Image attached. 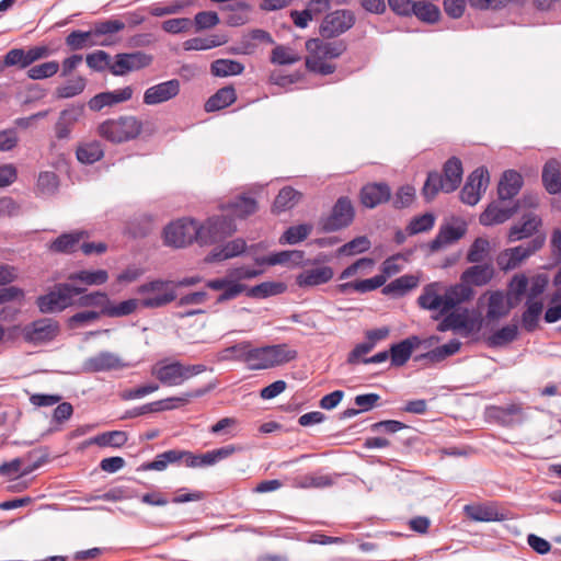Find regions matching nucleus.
<instances>
[{
	"label": "nucleus",
	"mask_w": 561,
	"mask_h": 561,
	"mask_svg": "<svg viewBox=\"0 0 561 561\" xmlns=\"http://www.w3.org/2000/svg\"><path fill=\"white\" fill-rule=\"evenodd\" d=\"M138 307L137 299H127L119 304H113L108 299L107 308L104 310V316L110 318H119L131 314Z\"/></svg>",
	"instance_id": "obj_57"
},
{
	"label": "nucleus",
	"mask_w": 561,
	"mask_h": 561,
	"mask_svg": "<svg viewBox=\"0 0 561 561\" xmlns=\"http://www.w3.org/2000/svg\"><path fill=\"white\" fill-rule=\"evenodd\" d=\"M435 225V216L432 213H425L412 218L407 226V232L410 236L430 231Z\"/></svg>",
	"instance_id": "obj_60"
},
{
	"label": "nucleus",
	"mask_w": 561,
	"mask_h": 561,
	"mask_svg": "<svg viewBox=\"0 0 561 561\" xmlns=\"http://www.w3.org/2000/svg\"><path fill=\"white\" fill-rule=\"evenodd\" d=\"M333 276L332 267L324 265L304 270L296 276L295 283L299 288H310L329 283Z\"/></svg>",
	"instance_id": "obj_20"
},
{
	"label": "nucleus",
	"mask_w": 561,
	"mask_h": 561,
	"mask_svg": "<svg viewBox=\"0 0 561 561\" xmlns=\"http://www.w3.org/2000/svg\"><path fill=\"white\" fill-rule=\"evenodd\" d=\"M463 512L467 517L476 522H494L501 519L499 512L491 506L468 504L463 507Z\"/></svg>",
	"instance_id": "obj_47"
},
{
	"label": "nucleus",
	"mask_w": 561,
	"mask_h": 561,
	"mask_svg": "<svg viewBox=\"0 0 561 561\" xmlns=\"http://www.w3.org/2000/svg\"><path fill=\"white\" fill-rule=\"evenodd\" d=\"M540 218L533 214H525L519 224L514 225L508 231V241L515 242L533 236L540 226Z\"/></svg>",
	"instance_id": "obj_29"
},
{
	"label": "nucleus",
	"mask_w": 561,
	"mask_h": 561,
	"mask_svg": "<svg viewBox=\"0 0 561 561\" xmlns=\"http://www.w3.org/2000/svg\"><path fill=\"white\" fill-rule=\"evenodd\" d=\"M490 242L484 238H477L470 245L466 260L469 263H482L489 255Z\"/></svg>",
	"instance_id": "obj_59"
},
{
	"label": "nucleus",
	"mask_w": 561,
	"mask_h": 561,
	"mask_svg": "<svg viewBox=\"0 0 561 561\" xmlns=\"http://www.w3.org/2000/svg\"><path fill=\"white\" fill-rule=\"evenodd\" d=\"M76 156L81 163L92 164L104 157V148L99 140L82 142L78 146Z\"/></svg>",
	"instance_id": "obj_38"
},
{
	"label": "nucleus",
	"mask_w": 561,
	"mask_h": 561,
	"mask_svg": "<svg viewBox=\"0 0 561 561\" xmlns=\"http://www.w3.org/2000/svg\"><path fill=\"white\" fill-rule=\"evenodd\" d=\"M542 309L541 301H526V310L522 314V324L527 332H534L537 329Z\"/></svg>",
	"instance_id": "obj_49"
},
{
	"label": "nucleus",
	"mask_w": 561,
	"mask_h": 561,
	"mask_svg": "<svg viewBox=\"0 0 561 561\" xmlns=\"http://www.w3.org/2000/svg\"><path fill=\"white\" fill-rule=\"evenodd\" d=\"M518 210V205L502 207L497 203H491L480 215L479 221L482 226H493L510 219Z\"/></svg>",
	"instance_id": "obj_28"
},
{
	"label": "nucleus",
	"mask_w": 561,
	"mask_h": 561,
	"mask_svg": "<svg viewBox=\"0 0 561 561\" xmlns=\"http://www.w3.org/2000/svg\"><path fill=\"white\" fill-rule=\"evenodd\" d=\"M76 298V307L79 308H98L101 316H104V310L107 308L108 299L106 293L104 291H91L87 293V290L77 296Z\"/></svg>",
	"instance_id": "obj_37"
},
{
	"label": "nucleus",
	"mask_w": 561,
	"mask_h": 561,
	"mask_svg": "<svg viewBox=\"0 0 561 561\" xmlns=\"http://www.w3.org/2000/svg\"><path fill=\"white\" fill-rule=\"evenodd\" d=\"M112 42L108 38L94 39V37H92L91 30L87 32L72 31L66 37V45L72 50H79L92 46H110Z\"/></svg>",
	"instance_id": "obj_33"
},
{
	"label": "nucleus",
	"mask_w": 561,
	"mask_h": 561,
	"mask_svg": "<svg viewBox=\"0 0 561 561\" xmlns=\"http://www.w3.org/2000/svg\"><path fill=\"white\" fill-rule=\"evenodd\" d=\"M473 265L466 268L460 280L468 283L471 287H482L488 285L495 275V270L491 263H472Z\"/></svg>",
	"instance_id": "obj_23"
},
{
	"label": "nucleus",
	"mask_w": 561,
	"mask_h": 561,
	"mask_svg": "<svg viewBox=\"0 0 561 561\" xmlns=\"http://www.w3.org/2000/svg\"><path fill=\"white\" fill-rule=\"evenodd\" d=\"M518 328L516 324H507L496 330L485 340L488 346L496 348L503 347L517 339Z\"/></svg>",
	"instance_id": "obj_43"
},
{
	"label": "nucleus",
	"mask_w": 561,
	"mask_h": 561,
	"mask_svg": "<svg viewBox=\"0 0 561 561\" xmlns=\"http://www.w3.org/2000/svg\"><path fill=\"white\" fill-rule=\"evenodd\" d=\"M306 48L309 51L306 58L308 70L327 76L335 70V66L328 62V59L340 57L346 50V45L343 41L324 42L312 38L307 41Z\"/></svg>",
	"instance_id": "obj_1"
},
{
	"label": "nucleus",
	"mask_w": 561,
	"mask_h": 561,
	"mask_svg": "<svg viewBox=\"0 0 561 561\" xmlns=\"http://www.w3.org/2000/svg\"><path fill=\"white\" fill-rule=\"evenodd\" d=\"M87 85V80L82 76L68 79L64 84L56 88V96L58 99H70L81 94Z\"/></svg>",
	"instance_id": "obj_48"
},
{
	"label": "nucleus",
	"mask_w": 561,
	"mask_h": 561,
	"mask_svg": "<svg viewBox=\"0 0 561 561\" xmlns=\"http://www.w3.org/2000/svg\"><path fill=\"white\" fill-rule=\"evenodd\" d=\"M420 344V339L416 335L402 340L399 343L392 344L390 347L391 365L403 366L411 357L415 346Z\"/></svg>",
	"instance_id": "obj_31"
},
{
	"label": "nucleus",
	"mask_w": 561,
	"mask_h": 561,
	"mask_svg": "<svg viewBox=\"0 0 561 561\" xmlns=\"http://www.w3.org/2000/svg\"><path fill=\"white\" fill-rule=\"evenodd\" d=\"M439 191L445 192V182L438 172H430L422 188V193L427 201H432Z\"/></svg>",
	"instance_id": "obj_62"
},
{
	"label": "nucleus",
	"mask_w": 561,
	"mask_h": 561,
	"mask_svg": "<svg viewBox=\"0 0 561 561\" xmlns=\"http://www.w3.org/2000/svg\"><path fill=\"white\" fill-rule=\"evenodd\" d=\"M128 367L117 354L103 351L89 358L83 363V368L88 373H103L112 370H121Z\"/></svg>",
	"instance_id": "obj_16"
},
{
	"label": "nucleus",
	"mask_w": 561,
	"mask_h": 561,
	"mask_svg": "<svg viewBox=\"0 0 561 561\" xmlns=\"http://www.w3.org/2000/svg\"><path fill=\"white\" fill-rule=\"evenodd\" d=\"M232 213L238 217H245L255 213L257 205L252 197L241 195L230 205Z\"/></svg>",
	"instance_id": "obj_64"
},
{
	"label": "nucleus",
	"mask_w": 561,
	"mask_h": 561,
	"mask_svg": "<svg viewBox=\"0 0 561 561\" xmlns=\"http://www.w3.org/2000/svg\"><path fill=\"white\" fill-rule=\"evenodd\" d=\"M419 285V278L414 275H402L382 288V294L403 296Z\"/></svg>",
	"instance_id": "obj_42"
},
{
	"label": "nucleus",
	"mask_w": 561,
	"mask_h": 561,
	"mask_svg": "<svg viewBox=\"0 0 561 561\" xmlns=\"http://www.w3.org/2000/svg\"><path fill=\"white\" fill-rule=\"evenodd\" d=\"M301 198V194L293 188L291 186L283 187L277 194L273 209L277 213H282L293 208Z\"/></svg>",
	"instance_id": "obj_46"
},
{
	"label": "nucleus",
	"mask_w": 561,
	"mask_h": 561,
	"mask_svg": "<svg viewBox=\"0 0 561 561\" xmlns=\"http://www.w3.org/2000/svg\"><path fill=\"white\" fill-rule=\"evenodd\" d=\"M48 455L42 450L34 449L24 457L14 458L0 466V474L8 478L27 476L46 462Z\"/></svg>",
	"instance_id": "obj_9"
},
{
	"label": "nucleus",
	"mask_w": 561,
	"mask_h": 561,
	"mask_svg": "<svg viewBox=\"0 0 561 561\" xmlns=\"http://www.w3.org/2000/svg\"><path fill=\"white\" fill-rule=\"evenodd\" d=\"M412 14L427 23H436L439 20V9L430 2L414 1Z\"/></svg>",
	"instance_id": "obj_53"
},
{
	"label": "nucleus",
	"mask_w": 561,
	"mask_h": 561,
	"mask_svg": "<svg viewBox=\"0 0 561 561\" xmlns=\"http://www.w3.org/2000/svg\"><path fill=\"white\" fill-rule=\"evenodd\" d=\"M83 237V232L62 233L55 239L50 245V251L55 253H72Z\"/></svg>",
	"instance_id": "obj_44"
},
{
	"label": "nucleus",
	"mask_w": 561,
	"mask_h": 561,
	"mask_svg": "<svg viewBox=\"0 0 561 561\" xmlns=\"http://www.w3.org/2000/svg\"><path fill=\"white\" fill-rule=\"evenodd\" d=\"M468 317L465 313L450 312L437 325L439 332L461 330L468 328Z\"/></svg>",
	"instance_id": "obj_61"
},
{
	"label": "nucleus",
	"mask_w": 561,
	"mask_h": 561,
	"mask_svg": "<svg viewBox=\"0 0 561 561\" xmlns=\"http://www.w3.org/2000/svg\"><path fill=\"white\" fill-rule=\"evenodd\" d=\"M84 291V287L70 283H58L47 294L38 296L36 305L42 313L60 312L68 307L76 306V297Z\"/></svg>",
	"instance_id": "obj_4"
},
{
	"label": "nucleus",
	"mask_w": 561,
	"mask_h": 561,
	"mask_svg": "<svg viewBox=\"0 0 561 561\" xmlns=\"http://www.w3.org/2000/svg\"><path fill=\"white\" fill-rule=\"evenodd\" d=\"M542 183L549 194L561 193V165L551 159L546 162L542 170Z\"/></svg>",
	"instance_id": "obj_35"
},
{
	"label": "nucleus",
	"mask_w": 561,
	"mask_h": 561,
	"mask_svg": "<svg viewBox=\"0 0 561 561\" xmlns=\"http://www.w3.org/2000/svg\"><path fill=\"white\" fill-rule=\"evenodd\" d=\"M443 180L445 182V193L456 191L462 180V163L456 158L448 159L443 169Z\"/></svg>",
	"instance_id": "obj_34"
},
{
	"label": "nucleus",
	"mask_w": 561,
	"mask_h": 561,
	"mask_svg": "<svg viewBox=\"0 0 561 561\" xmlns=\"http://www.w3.org/2000/svg\"><path fill=\"white\" fill-rule=\"evenodd\" d=\"M467 231L463 222L458 225H443L440 226L436 237L428 243L431 252H437L446 245H449L461 239Z\"/></svg>",
	"instance_id": "obj_21"
},
{
	"label": "nucleus",
	"mask_w": 561,
	"mask_h": 561,
	"mask_svg": "<svg viewBox=\"0 0 561 561\" xmlns=\"http://www.w3.org/2000/svg\"><path fill=\"white\" fill-rule=\"evenodd\" d=\"M355 23V16L350 10H336L325 15L320 33L323 37L331 38L350 30Z\"/></svg>",
	"instance_id": "obj_15"
},
{
	"label": "nucleus",
	"mask_w": 561,
	"mask_h": 561,
	"mask_svg": "<svg viewBox=\"0 0 561 561\" xmlns=\"http://www.w3.org/2000/svg\"><path fill=\"white\" fill-rule=\"evenodd\" d=\"M59 333V324L50 318H42L26 324L22 329L24 341L32 344H42L53 341Z\"/></svg>",
	"instance_id": "obj_12"
},
{
	"label": "nucleus",
	"mask_w": 561,
	"mask_h": 561,
	"mask_svg": "<svg viewBox=\"0 0 561 561\" xmlns=\"http://www.w3.org/2000/svg\"><path fill=\"white\" fill-rule=\"evenodd\" d=\"M311 232V226L309 225H298V226H291L288 229L285 230V232L279 238L280 244H296L309 236Z\"/></svg>",
	"instance_id": "obj_58"
},
{
	"label": "nucleus",
	"mask_w": 561,
	"mask_h": 561,
	"mask_svg": "<svg viewBox=\"0 0 561 561\" xmlns=\"http://www.w3.org/2000/svg\"><path fill=\"white\" fill-rule=\"evenodd\" d=\"M490 182L489 171L484 167L476 169L467 179L460 192L462 203L474 206L481 199Z\"/></svg>",
	"instance_id": "obj_13"
},
{
	"label": "nucleus",
	"mask_w": 561,
	"mask_h": 561,
	"mask_svg": "<svg viewBox=\"0 0 561 561\" xmlns=\"http://www.w3.org/2000/svg\"><path fill=\"white\" fill-rule=\"evenodd\" d=\"M355 217V210L347 196L337 198L331 213L320 219V229L323 232H334L348 227Z\"/></svg>",
	"instance_id": "obj_8"
},
{
	"label": "nucleus",
	"mask_w": 561,
	"mask_h": 561,
	"mask_svg": "<svg viewBox=\"0 0 561 561\" xmlns=\"http://www.w3.org/2000/svg\"><path fill=\"white\" fill-rule=\"evenodd\" d=\"M197 221L193 219H180L168 225L164 229V243L174 248H183L197 242Z\"/></svg>",
	"instance_id": "obj_10"
},
{
	"label": "nucleus",
	"mask_w": 561,
	"mask_h": 561,
	"mask_svg": "<svg viewBox=\"0 0 561 561\" xmlns=\"http://www.w3.org/2000/svg\"><path fill=\"white\" fill-rule=\"evenodd\" d=\"M523 184V176L517 171H505L497 185L499 199L501 202L511 201L519 193Z\"/></svg>",
	"instance_id": "obj_25"
},
{
	"label": "nucleus",
	"mask_w": 561,
	"mask_h": 561,
	"mask_svg": "<svg viewBox=\"0 0 561 561\" xmlns=\"http://www.w3.org/2000/svg\"><path fill=\"white\" fill-rule=\"evenodd\" d=\"M176 458H178V456L175 454V449H170V450H167V451H164L162 454L157 455L154 460L144 462L139 467V470H142V471H151V470L163 471L164 469H167L168 465L176 463Z\"/></svg>",
	"instance_id": "obj_56"
},
{
	"label": "nucleus",
	"mask_w": 561,
	"mask_h": 561,
	"mask_svg": "<svg viewBox=\"0 0 561 561\" xmlns=\"http://www.w3.org/2000/svg\"><path fill=\"white\" fill-rule=\"evenodd\" d=\"M151 61L152 57L142 51L122 53L115 55V59L110 66V71L114 76H125L131 71L148 67Z\"/></svg>",
	"instance_id": "obj_14"
},
{
	"label": "nucleus",
	"mask_w": 561,
	"mask_h": 561,
	"mask_svg": "<svg viewBox=\"0 0 561 561\" xmlns=\"http://www.w3.org/2000/svg\"><path fill=\"white\" fill-rule=\"evenodd\" d=\"M173 282L154 279L140 285L137 294L142 296L140 305L145 308H161L176 299Z\"/></svg>",
	"instance_id": "obj_6"
},
{
	"label": "nucleus",
	"mask_w": 561,
	"mask_h": 561,
	"mask_svg": "<svg viewBox=\"0 0 561 561\" xmlns=\"http://www.w3.org/2000/svg\"><path fill=\"white\" fill-rule=\"evenodd\" d=\"M286 285L280 282H264L247 290V296L252 298H266L284 293Z\"/></svg>",
	"instance_id": "obj_52"
},
{
	"label": "nucleus",
	"mask_w": 561,
	"mask_h": 561,
	"mask_svg": "<svg viewBox=\"0 0 561 561\" xmlns=\"http://www.w3.org/2000/svg\"><path fill=\"white\" fill-rule=\"evenodd\" d=\"M142 131V122L134 115L108 118L98 126V135L112 142L123 144L136 139Z\"/></svg>",
	"instance_id": "obj_3"
},
{
	"label": "nucleus",
	"mask_w": 561,
	"mask_h": 561,
	"mask_svg": "<svg viewBox=\"0 0 561 561\" xmlns=\"http://www.w3.org/2000/svg\"><path fill=\"white\" fill-rule=\"evenodd\" d=\"M58 61L51 60L31 67L27 70V76L32 80H43L46 78H51L58 72Z\"/></svg>",
	"instance_id": "obj_63"
},
{
	"label": "nucleus",
	"mask_w": 561,
	"mask_h": 561,
	"mask_svg": "<svg viewBox=\"0 0 561 561\" xmlns=\"http://www.w3.org/2000/svg\"><path fill=\"white\" fill-rule=\"evenodd\" d=\"M131 87H125L113 91H106L95 94L88 102V106L93 112H100L104 107H111L119 103L129 101L133 98Z\"/></svg>",
	"instance_id": "obj_18"
},
{
	"label": "nucleus",
	"mask_w": 561,
	"mask_h": 561,
	"mask_svg": "<svg viewBox=\"0 0 561 561\" xmlns=\"http://www.w3.org/2000/svg\"><path fill=\"white\" fill-rule=\"evenodd\" d=\"M391 191L386 183H368L359 193L360 203L367 208H375L390 199Z\"/></svg>",
	"instance_id": "obj_22"
},
{
	"label": "nucleus",
	"mask_w": 561,
	"mask_h": 561,
	"mask_svg": "<svg viewBox=\"0 0 561 561\" xmlns=\"http://www.w3.org/2000/svg\"><path fill=\"white\" fill-rule=\"evenodd\" d=\"M125 28L124 22L116 19L95 22L91 27L94 39H103V36H111Z\"/></svg>",
	"instance_id": "obj_51"
},
{
	"label": "nucleus",
	"mask_w": 561,
	"mask_h": 561,
	"mask_svg": "<svg viewBox=\"0 0 561 561\" xmlns=\"http://www.w3.org/2000/svg\"><path fill=\"white\" fill-rule=\"evenodd\" d=\"M305 252L300 250H284L271 253L266 256L256 257L255 262L259 265H287L300 266L304 264Z\"/></svg>",
	"instance_id": "obj_24"
},
{
	"label": "nucleus",
	"mask_w": 561,
	"mask_h": 561,
	"mask_svg": "<svg viewBox=\"0 0 561 561\" xmlns=\"http://www.w3.org/2000/svg\"><path fill=\"white\" fill-rule=\"evenodd\" d=\"M511 308L502 291H492L489 296L486 319L490 321L502 319L510 313Z\"/></svg>",
	"instance_id": "obj_36"
},
{
	"label": "nucleus",
	"mask_w": 561,
	"mask_h": 561,
	"mask_svg": "<svg viewBox=\"0 0 561 561\" xmlns=\"http://www.w3.org/2000/svg\"><path fill=\"white\" fill-rule=\"evenodd\" d=\"M108 279V273L105 270H81L78 272L70 273L68 280L72 283H81L87 286H99L103 285Z\"/></svg>",
	"instance_id": "obj_39"
},
{
	"label": "nucleus",
	"mask_w": 561,
	"mask_h": 561,
	"mask_svg": "<svg viewBox=\"0 0 561 561\" xmlns=\"http://www.w3.org/2000/svg\"><path fill=\"white\" fill-rule=\"evenodd\" d=\"M236 98V91L232 87L221 88L206 101L205 111L215 112L222 110L232 104Z\"/></svg>",
	"instance_id": "obj_41"
},
{
	"label": "nucleus",
	"mask_w": 561,
	"mask_h": 561,
	"mask_svg": "<svg viewBox=\"0 0 561 561\" xmlns=\"http://www.w3.org/2000/svg\"><path fill=\"white\" fill-rule=\"evenodd\" d=\"M490 415L504 426L520 424L525 420L520 404L511 403L502 407H492L489 409Z\"/></svg>",
	"instance_id": "obj_26"
},
{
	"label": "nucleus",
	"mask_w": 561,
	"mask_h": 561,
	"mask_svg": "<svg viewBox=\"0 0 561 561\" xmlns=\"http://www.w3.org/2000/svg\"><path fill=\"white\" fill-rule=\"evenodd\" d=\"M474 296L472 287L465 282L450 286L445 291V310L450 311L456 306L471 300Z\"/></svg>",
	"instance_id": "obj_30"
},
{
	"label": "nucleus",
	"mask_w": 561,
	"mask_h": 561,
	"mask_svg": "<svg viewBox=\"0 0 561 561\" xmlns=\"http://www.w3.org/2000/svg\"><path fill=\"white\" fill-rule=\"evenodd\" d=\"M180 81L171 79L148 88L144 93V103L146 105H157L168 102L180 93Z\"/></svg>",
	"instance_id": "obj_17"
},
{
	"label": "nucleus",
	"mask_w": 561,
	"mask_h": 561,
	"mask_svg": "<svg viewBox=\"0 0 561 561\" xmlns=\"http://www.w3.org/2000/svg\"><path fill=\"white\" fill-rule=\"evenodd\" d=\"M244 66L231 59H217L211 62L210 71L215 77H228L242 73Z\"/></svg>",
	"instance_id": "obj_50"
},
{
	"label": "nucleus",
	"mask_w": 561,
	"mask_h": 561,
	"mask_svg": "<svg viewBox=\"0 0 561 561\" xmlns=\"http://www.w3.org/2000/svg\"><path fill=\"white\" fill-rule=\"evenodd\" d=\"M234 220L229 216H214L205 224L197 222V243L199 245L214 244L236 231Z\"/></svg>",
	"instance_id": "obj_7"
},
{
	"label": "nucleus",
	"mask_w": 561,
	"mask_h": 561,
	"mask_svg": "<svg viewBox=\"0 0 561 561\" xmlns=\"http://www.w3.org/2000/svg\"><path fill=\"white\" fill-rule=\"evenodd\" d=\"M228 42L225 34H213L206 37H193L184 42L185 50H207L221 46Z\"/></svg>",
	"instance_id": "obj_40"
},
{
	"label": "nucleus",
	"mask_w": 561,
	"mask_h": 561,
	"mask_svg": "<svg viewBox=\"0 0 561 561\" xmlns=\"http://www.w3.org/2000/svg\"><path fill=\"white\" fill-rule=\"evenodd\" d=\"M250 5L245 2H237L221 7V11H228L226 23L229 26H240L248 22Z\"/></svg>",
	"instance_id": "obj_45"
},
{
	"label": "nucleus",
	"mask_w": 561,
	"mask_h": 561,
	"mask_svg": "<svg viewBox=\"0 0 561 561\" xmlns=\"http://www.w3.org/2000/svg\"><path fill=\"white\" fill-rule=\"evenodd\" d=\"M543 244L542 238H535L527 244H520L515 248H510L502 251L497 257L496 263L502 271H511L516 268L524 260L529 257L536 251H538Z\"/></svg>",
	"instance_id": "obj_11"
},
{
	"label": "nucleus",
	"mask_w": 561,
	"mask_h": 561,
	"mask_svg": "<svg viewBox=\"0 0 561 561\" xmlns=\"http://www.w3.org/2000/svg\"><path fill=\"white\" fill-rule=\"evenodd\" d=\"M249 346H250L249 341H243V342L237 343L232 346H228L219 353L218 359L221 362L237 360V362L245 363L248 352H249Z\"/></svg>",
	"instance_id": "obj_55"
},
{
	"label": "nucleus",
	"mask_w": 561,
	"mask_h": 561,
	"mask_svg": "<svg viewBox=\"0 0 561 561\" xmlns=\"http://www.w3.org/2000/svg\"><path fill=\"white\" fill-rule=\"evenodd\" d=\"M207 370L203 364L183 365L179 360L168 363L160 360L151 368V375L156 377L163 386H180L193 376L199 375Z\"/></svg>",
	"instance_id": "obj_5"
},
{
	"label": "nucleus",
	"mask_w": 561,
	"mask_h": 561,
	"mask_svg": "<svg viewBox=\"0 0 561 561\" xmlns=\"http://www.w3.org/2000/svg\"><path fill=\"white\" fill-rule=\"evenodd\" d=\"M436 287V284L426 285L417 298V304L423 309L439 310L440 314H445L448 312V310H445V294L438 295Z\"/></svg>",
	"instance_id": "obj_32"
},
{
	"label": "nucleus",
	"mask_w": 561,
	"mask_h": 561,
	"mask_svg": "<svg viewBox=\"0 0 561 561\" xmlns=\"http://www.w3.org/2000/svg\"><path fill=\"white\" fill-rule=\"evenodd\" d=\"M84 114V105H70L62 110L55 125V134L58 139H66L70 136L72 128Z\"/></svg>",
	"instance_id": "obj_19"
},
{
	"label": "nucleus",
	"mask_w": 561,
	"mask_h": 561,
	"mask_svg": "<svg viewBox=\"0 0 561 561\" xmlns=\"http://www.w3.org/2000/svg\"><path fill=\"white\" fill-rule=\"evenodd\" d=\"M297 357V352L287 344L252 347L250 344L245 364L251 370L268 369L286 364Z\"/></svg>",
	"instance_id": "obj_2"
},
{
	"label": "nucleus",
	"mask_w": 561,
	"mask_h": 561,
	"mask_svg": "<svg viewBox=\"0 0 561 561\" xmlns=\"http://www.w3.org/2000/svg\"><path fill=\"white\" fill-rule=\"evenodd\" d=\"M127 442V434L123 431L104 432L92 438V443L100 447H122Z\"/></svg>",
	"instance_id": "obj_54"
},
{
	"label": "nucleus",
	"mask_w": 561,
	"mask_h": 561,
	"mask_svg": "<svg viewBox=\"0 0 561 561\" xmlns=\"http://www.w3.org/2000/svg\"><path fill=\"white\" fill-rule=\"evenodd\" d=\"M247 249L243 239L238 238L225 243L221 247L214 248L205 257L206 263L221 262L242 254Z\"/></svg>",
	"instance_id": "obj_27"
}]
</instances>
